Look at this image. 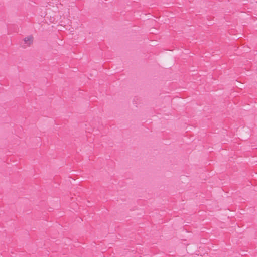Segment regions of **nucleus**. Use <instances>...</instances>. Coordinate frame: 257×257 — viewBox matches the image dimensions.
I'll use <instances>...</instances> for the list:
<instances>
[{"instance_id":"obj_1","label":"nucleus","mask_w":257,"mask_h":257,"mask_svg":"<svg viewBox=\"0 0 257 257\" xmlns=\"http://www.w3.org/2000/svg\"><path fill=\"white\" fill-rule=\"evenodd\" d=\"M33 38L31 36L25 37L24 39V41L26 46H30L33 42Z\"/></svg>"}]
</instances>
